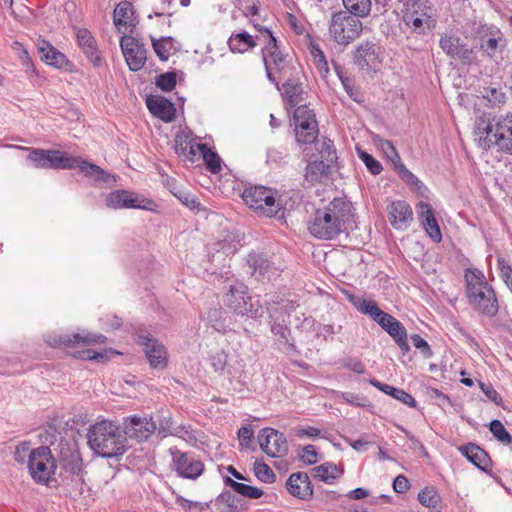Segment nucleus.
I'll use <instances>...</instances> for the list:
<instances>
[{
    "label": "nucleus",
    "mask_w": 512,
    "mask_h": 512,
    "mask_svg": "<svg viewBox=\"0 0 512 512\" xmlns=\"http://www.w3.org/2000/svg\"><path fill=\"white\" fill-rule=\"evenodd\" d=\"M87 437L90 448L103 458L118 457L127 450V438L110 421H101L91 426Z\"/></svg>",
    "instance_id": "f257e3e1"
},
{
    "label": "nucleus",
    "mask_w": 512,
    "mask_h": 512,
    "mask_svg": "<svg viewBox=\"0 0 512 512\" xmlns=\"http://www.w3.org/2000/svg\"><path fill=\"white\" fill-rule=\"evenodd\" d=\"M274 194L273 190L265 186H251L245 188L242 198L259 215L271 218L276 217L283 209L281 201Z\"/></svg>",
    "instance_id": "f03ea898"
},
{
    "label": "nucleus",
    "mask_w": 512,
    "mask_h": 512,
    "mask_svg": "<svg viewBox=\"0 0 512 512\" xmlns=\"http://www.w3.org/2000/svg\"><path fill=\"white\" fill-rule=\"evenodd\" d=\"M362 30V22L346 11L336 12L331 17L329 34L339 45L347 46L359 37Z\"/></svg>",
    "instance_id": "7ed1b4c3"
},
{
    "label": "nucleus",
    "mask_w": 512,
    "mask_h": 512,
    "mask_svg": "<svg viewBox=\"0 0 512 512\" xmlns=\"http://www.w3.org/2000/svg\"><path fill=\"white\" fill-rule=\"evenodd\" d=\"M224 305L233 313L251 318L263 315V309L257 303L252 302L248 294V288L242 283L231 285L229 291L223 296Z\"/></svg>",
    "instance_id": "20e7f679"
},
{
    "label": "nucleus",
    "mask_w": 512,
    "mask_h": 512,
    "mask_svg": "<svg viewBox=\"0 0 512 512\" xmlns=\"http://www.w3.org/2000/svg\"><path fill=\"white\" fill-rule=\"evenodd\" d=\"M485 146L495 145L500 150L512 154V113L505 117L493 118L485 127Z\"/></svg>",
    "instance_id": "39448f33"
},
{
    "label": "nucleus",
    "mask_w": 512,
    "mask_h": 512,
    "mask_svg": "<svg viewBox=\"0 0 512 512\" xmlns=\"http://www.w3.org/2000/svg\"><path fill=\"white\" fill-rule=\"evenodd\" d=\"M401 9L404 24L414 33L422 34L430 28V9L426 0H402Z\"/></svg>",
    "instance_id": "423d86ee"
},
{
    "label": "nucleus",
    "mask_w": 512,
    "mask_h": 512,
    "mask_svg": "<svg viewBox=\"0 0 512 512\" xmlns=\"http://www.w3.org/2000/svg\"><path fill=\"white\" fill-rule=\"evenodd\" d=\"M28 468L31 477L41 484H46L56 469L55 459L47 446H40L30 452Z\"/></svg>",
    "instance_id": "0eeeda50"
},
{
    "label": "nucleus",
    "mask_w": 512,
    "mask_h": 512,
    "mask_svg": "<svg viewBox=\"0 0 512 512\" xmlns=\"http://www.w3.org/2000/svg\"><path fill=\"white\" fill-rule=\"evenodd\" d=\"M293 120L296 141L302 145L313 143L319 132L314 111L307 105H299L294 111Z\"/></svg>",
    "instance_id": "6e6552de"
},
{
    "label": "nucleus",
    "mask_w": 512,
    "mask_h": 512,
    "mask_svg": "<svg viewBox=\"0 0 512 512\" xmlns=\"http://www.w3.org/2000/svg\"><path fill=\"white\" fill-rule=\"evenodd\" d=\"M308 229L314 237L324 240L334 239L345 230L340 221L331 218V214L324 212L322 209L315 211Z\"/></svg>",
    "instance_id": "1a4fd4ad"
},
{
    "label": "nucleus",
    "mask_w": 512,
    "mask_h": 512,
    "mask_svg": "<svg viewBox=\"0 0 512 512\" xmlns=\"http://www.w3.org/2000/svg\"><path fill=\"white\" fill-rule=\"evenodd\" d=\"M137 342L143 346L148 362L153 369L164 370L167 367V350L159 340L150 333H138Z\"/></svg>",
    "instance_id": "9d476101"
},
{
    "label": "nucleus",
    "mask_w": 512,
    "mask_h": 512,
    "mask_svg": "<svg viewBox=\"0 0 512 512\" xmlns=\"http://www.w3.org/2000/svg\"><path fill=\"white\" fill-rule=\"evenodd\" d=\"M261 450L269 457H284L288 453V442L286 436L276 429L263 428L258 435Z\"/></svg>",
    "instance_id": "9b49d317"
},
{
    "label": "nucleus",
    "mask_w": 512,
    "mask_h": 512,
    "mask_svg": "<svg viewBox=\"0 0 512 512\" xmlns=\"http://www.w3.org/2000/svg\"><path fill=\"white\" fill-rule=\"evenodd\" d=\"M157 429L152 417L129 416L123 420L124 436L138 442L146 441Z\"/></svg>",
    "instance_id": "f8f14e48"
},
{
    "label": "nucleus",
    "mask_w": 512,
    "mask_h": 512,
    "mask_svg": "<svg viewBox=\"0 0 512 512\" xmlns=\"http://www.w3.org/2000/svg\"><path fill=\"white\" fill-rule=\"evenodd\" d=\"M238 250V242L233 235H227L224 239L218 240L208 246V262L217 268L227 265L228 260Z\"/></svg>",
    "instance_id": "ddd939ff"
},
{
    "label": "nucleus",
    "mask_w": 512,
    "mask_h": 512,
    "mask_svg": "<svg viewBox=\"0 0 512 512\" xmlns=\"http://www.w3.org/2000/svg\"><path fill=\"white\" fill-rule=\"evenodd\" d=\"M170 454L175 470L180 477L194 480L203 473L204 464L188 453H183L176 447H173L170 448Z\"/></svg>",
    "instance_id": "4468645a"
},
{
    "label": "nucleus",
    "mask_w": 512,
    "mask_h": 512,
    "mask_svg": "<svg viewBox=\"0 0 512 512\" xmlns=\"http://www.w3.org/2000/svg\"><path fill=\"white\" fill-rule=\"evenodd\" d=\"M120 46L131 71H139L146 62V48L134 37L124 35Z\"/></svg>",
    "instance_id": "2eb2a0df"
},
{
    "label": "nucleus",
    "mask_w": 512,
    "mask_h": 512,
    "mask_svg": "<svg viewBox=\"0 0 512 512\" xmlns=\"http://www.w3.org/2000/svg\"><path fill=\"white\" fill-rule=\"evenodd\" d=\"M248 267L251 275L255 276L259 281H271L280 276V269L262 253H250L247 258Z\"/></svg>",
    "instance_id": "dca6fc26"
},
{
    "label": "nucleus",
    "mask_w": 512,
    "mask_h": 512,
    "mask_svg": "<svg viewBox=\"0 0 512 512\" xmlns=\"http://www.w3.org/2000/svg\"><path fill=\"white\" fill-rule=\"evenodd\" d=\"M107 340L103 334L83 332L74 333L72 335L63 334L53 337L49 344L54 347H76V346H89L94 344H102Z\"/></svg>",
    "instance_id": "f3484780"
},
{
    "label": "nucleus",
    "mask_w": 512,
    "mask_h": 512,
    "mask_svg": "<svg viewBox=\"0 0 512 512\" xmlns=\"http://www.w3.org/2000/svg\"><path fill=\"white\" fill-rule=\"evenodd\" d=\"M106 205L110 208L121 209V208H138V209H149V205L152 204L151 200L139 199L136 193L117 190L111 192L106 197Z\"/></svg>",
    "instance_id": "a211bd4d"
},
{
    "label": "nucleus",
    "mask_w": 512,
    "mask_h": 512,
    "mask_svg": "<svg viewBox=\"0 0 512 512\" xmlns=\"http://www.w3.org/2000/svg\"><path fill=\"white\" fill-rule=\"evenodd\" d=\"M507 46V39L497 27L482 29V50L491 58L501 55ZM502 59V56H500Z\"/></svg>",
    "instance_id": "6ab92c4d"
},
{
    "label": "nucleus",
    "mask_w": 512,
    "mask_h": 512,
    "mask_svg": "<svg viewBox=\"0 0 512 512\" xmlns=\"http://www.w3.org/2000/svg\"><path fill=\"white\" fill-rule=\"evenodd\" d=\"M149 111L162 121L169 123L175 119L176 108L174 104L161 95H149L146 98Z\"/></svg>",
    "instance_id": "aec40b11"
},
{
    "label": "nucleus",
    "mask_w": 512,
    "mask_h": 512,
    "mask_svg": "<svg viewBox=\"0 0 512 512\" xmlns=\"http://www.w3.org/2000/svg\"><path fill=\"white\" fill-rule=\"evenodd\" d=\"M380 47L373 42L361 44L355 51V63L360 68L376 69L380 64Z\"/></svg>",
    "instance_id": "412c9836"
},
{
    "label": "nucleus",
    "mask_w": 512,
    "mask_h": 512,
    "mask_svg": "<svg viewBox=\"0 0 512 512\" xmlns=\"http://www.w3.org/2000/svg\"><path fill=\"white\" fill-rule=\"evenodd\" d=\"M286 485L288 491L299 499L307 500L313 495V486L308 474L305 472L291 474Z\"/></svg>",
    "instance_id": "4be33fe9"
},
{
    "label": "nucleus",
    "mask_w": 512,
    "mask_h": 512,
    "mask_svg": "<svg viewBox=\"0 0 512 512\" xmlns=\"http://www.w3.org/2000/svg\"><path fill=\"white\" fill-rule=\"evenodd\" d=\"M113 21L119 32L125 33L121 30V27L130 28L129 32H132L137 25L132 3L129 1L118 3L114 9Z\"/></svg>",
    "instance_id": "5701e85b"
},
{
    "label": "nucleus",
    "mask_w": 512,
    "mask_h": 512,
    "mask_svg": "<svg viewBox=\"0 0 512 512\" xmlns=\"http://www.w3.org/2000/svg\"><path fill=\"white\" fill-rule=\"evenodd\" d=\"M387 209L390 224L395 229H403L412 220V209L405 201H394Z\"/></svg>",
    "instance_id": "b1692460"
},
{
    "label": "nucleus",
    "mask_w": 512,
    "mask_h": 512,
    "mask_svg": "<svg viewBox=\"0 0 512 512\" xmlns=\"http://www.w3.org/2000/svg\"><path fill=\"white\" fill-rule=\"evenodd\" d=\"M322 210L330 213L331 218L336 219V221H340L343 228H345V222L353 216V205L346 197L334 198Z\"/></svg>",
    "instance_id": "393cba45"
},
{
    "label": "nucleus",
    "mask_w": 512,
    "mask_h": 512,
    "mask_svg": "<svg viewBox=\"0 0 512 512\" xmlns=\"http://www.w3.org/2000/svg\"><path fill=\"white\" fill-rule=\"evenodd\" d=\"M59 462L62 469L72 475H79L82 471L83 460L80 453L71 449L68 444H61Z\"/></svg>",
    "instance_id": "a878e982"
},
{
    "label": "nucleus",
    "mask_w": 512,
    "mask_h": 512,
    "mask_svg": "<svg viewBox=\"0 0 512 512\" xmlns=\"http://www.w3.org/2000/svg\"><path fill=\"white\" fill-rule=\"evenodd\" d=\"M175 143V151L178 156L184 157L185 160L190 162H194L198 156H201L203 149H198L197 146L205 145L204 143H197L186 134H178Z\"/></svg>",
    "instance_id": "bb28decb"
},
{
    "label": "nucleus",
    "mask_w": 512,
    "mask_h": 512,
    "mask_svg": "<svg viewBox=\"0 0 512 512\" xmlns=\"http://www.w3.org/2000/svg\"><path fill=\"white\" fill-rule=\"evenodd\" d=\"M37 48L41 54V59L51 66L56 68H63L69 64L67 57L53 47L48 41L44 39H38Z\"/></svg>",
    "instance_id": "cd10ccee"
},
{
    "label": "nucleus",
    "mask_w": 512,
    "mask_h": 512,
    "mask_svg": "<svg viewBox=\"0 0 512 512\" xmlns=\"http://www.w3.org/2000/svg\"><path fill=\"white\" fill-rule=\"evenodd\" d=\"M418 208H419V217H420L421 223L423 224L426 232L429 234V236L433 240L440 241L442 238L441 231H440L439 225L437 223V220L435 218V215H434L431 205L426 202L421 201L418 204Z\"/></svg>",
    "instance_id": "c85d7f7f"
},
{
    "label": "nucleus",
    "mask_w": 512,
    "mask_h": 512,
    "mask_svg": "<svg viewBox=\"0 0 512 512\" xmlns=\"http://www.w3.org/2000/svg\"><path fill=\"white\" fill-rule=\"evenodd\" d=\"M466 292L469 302L480 308V271L478 269H467L465 273Z\"/></svg>",
    "instance_id": "c756f323"
},
{
    "label": "nucleus",
    "mask_w": 512,
    "mask_h": 512,
    "mask_svg": "<svg viewBox=\"0 0 512 512\" xmlns=\"http://www.w3.org/2000/svg\"><path fill=\"white\" fill-rule=\"evenodd\" d=\"M78 164V158L67 156L59 150H47L46 169H73Z\"/></svg>",
    "instance_id": "7c9ffc66"
},
{
    "label": "nucleus",
    "mask_w": 512,
    "mask_h": 512,
    "mask_svg": "<svg viewBox=\"0 0 512 512\" xmlns=\"http://www.w3.org/2000/svg\"><path fill=\"white\" fill-rule=\"evenodd\" d=\"M265 34L268 37V42L262 53H265L266 57H270L271 61L269 62L273 64V69L281 72L284 69L285 56L280 51L277 39L273 36L272 32L269 29H265Z\"/></svg>",
    "instance_id": "2f4dec72"
},
{
    "label": "nucleus",
    "mask_w": 512,
    "mask_h": 512,
    "mask_svg": "<svg viewBox=\"0 0 512 512\" xmlns=\"http://www.w3.org/2000/svg\"><path fill=\"white\" fill-rule=\"evenodd\" d=\"M369 382L372 386L376 387L377 389L384 392L385 394L390 395L391 397L399 400L400 402L408 405L409 407H412V408L416 407V404H417L416 400L414 399V397L411 394L407 393L406 391L399 389V388H395L388 384L382 383L376 379H371Z\"/></svg>",
    "instance_id": "473e14b6"
},
{
    "label": "nucleus",
    "mask_w": 512,
    "mask_h": 512,
    "mask_svg": "<svg viewBox=\"0 0 512 512\" xmlns=\"http://www.w3.org/2000/svg\"><path fill=\"white\" fill-rule=\"evenodd\" d=\"M210 362L215 372L221 373L227 370V373L232 377H235L238 373H240L243 368V366L238 361V367L230 364L228 362L227 354L222 350H218L211 354Z\"/></svg>",
    "instance_id": "72a5a7b5"
},
{
    "label": "nucleus",
    "mask_w": 512,
    "mask_h": 512,
    "mask_svg": "<svg viewBox=\"0 0 512 512\" xmlns=\"http://www.w3.org/2000/svg\"><path fill=\"white\" fill-rule=\"evenodd\" d=\"M330 173V164H326L323 160L320 161H311L307 164L305 168L304 178L305 181L310 185H314L317 182H320L323 176H326Z\"/></svg>",
    "instance_id": "f704fd0d"
},
{
    "label": "nucleus",
    "mask_w": 512,
    "mask_h": 512,
    "mask_svg": "<svg viewBox=\"0 0 512 512\" xmlns=\"http://www.w3.org/2000/svg\"><path fill=\"white\" fill-rule=\"evenodd\" d=\"M76 167H79L81 172L95 181L108 183L110 180H115L114 176L104 171L100 166L89 163L85 160H80L78 158V164Z\"/></svg>",
    "instance_id": "c9c22d12"
},
{
    "label": "nucleus",
    "mask_w": 512,
    "mask_h": 512,
    "mask_svg": "<svg viewBox=\"0 0 512 512\" xmlns=\"http://www.w3.org/2000/svg\"><path fill=\"white\" fill-rule=\"evenodd\" d=\"M482 275V313L494 316L498 312V301L491 286L483 280Z\"/></svg>",
    "instance_id": "e433bc0d"
},
{
    "label": "nucleus",
    "mask_w": 512,
    "mask_h": 512,
    "mask_svg": "<svg viewBox=\"0 0 512 512\" xmlns=\"http://www.w3.org/2000/svg\"><path fill=\"white\" fill-rule=\"evenodd\" d=\"M385 145L388 146V148L395 154L397 158V173L399 177L405 181L408 185L413 186L417 189H420L422 186V182L412 173L410 172L405 165L402 163L401 158L396 150V148L393 146L391 141L385 140Z\"/></svg>",
    "instance_id": "4c0bfd02"
},
{
    "label": "nucleus",
    "mask_w": 512,
    "mask_h": 512,
    "mask_svg": "<svg viewBox=\"0 0 512 512\" xmlns=\"http://www.w3.org/2000/svg\"><path fill=\"white\" fill-rule=\"evenodd\" d=\"M228 45L232 52L244 53L255 47L256 42L250 34L243 31L238 34H233L228 40Z\"/></svg>",
    "instance_id": "58836bf2"
},
{
    "label": "nucleus",
    "mask_w": 512,
    "mask_h": 512,
    "mask_svg": "<svg viewBox=\"0 0 512 512\" xmlns=\"http://www.w3.org/2000/svg\"><path fill=\"white\" fill-rule=\"evenodd\" d=\"M224 483L226 486L230 487L234 492L240 494L241 496L251 498V499H258L263 495V490L250 486L244 483L237 482L230 477H226L224 479Z\"/></svg>",
    "instance_id": "ea45409f"
},
{
    "label": "nucleus",
    "mask_w": 512,
    "mask_h": 512,
    "mask_svg": "<svg viewBox=\"0 0 512 512\" xmlns=\"http://www.w3.org/2000/svg\"><path fill=\"white\" fill-rule=\"evenodd\" d=\"M341 474L342 471L330 462H326L312 469L313 477L326 483H331L332 480L340 477Z\"/></svg>",
    "instance_id": "a19ab883"
},
{
    "label": "nucleus",
    "mask_w": 512,
    "mask_h": 512,
    "mask_svg": "<svg viewBox=\"0 0 512 512\" xmlns=\"http://www.w3.org/2000/svg\"><path fill=\"white\" fill-rule=\"evenodd\" d=\"M284 96L291 107H296L303 101V88L300 83L288 79L283 84Z\"/></svg>",
    "instance_id": "79ce46f5"
},
{
    "label": "nucleus",
    "mask_w": 512,
    "mask_h": 512,
    "mask_svg": "<svg viewBox=\"0 0 512 512\" xmlns=\"http://www.w3.org/2000/svg\"><path fill=\"white\" fill-rule=\"evenodd\" d=\"M346 12L354 17H364L370 13V0H342Z\"/></svg>",
    "instance_id": "37998d69"
},
{
    "label": "nucleus",
    "mask_w": 512,
    "mask_h": 512,
    "mask_svg": "<svg viewBox=\"0 0 512 512\" xmlns=\"http://www.w3.org/2000/svg\"><path fill=\"white\" fill-rule=\"evenodd\" d=\"M198 149H203L201 157L203 158L206 168L213 174L221 171V159L219 155L212 151L207 145L197 146Z\"/></svg>",
    "instance_id": "c03bdc74"
},
{
    "label": "nucleus",
    "mask_w": 512,
    "mask_h": 512,
    "mask_svg": "<svg viewBox=\"0 0 512 512\" xmlns=\"http://www.w3.org/2000/svg\"><path fill=\"white\" fill-rule=\"evenodd\" d=\"M153 49L161 61H167L169 51L173 48L174 39L170 36L161 37L160 39L151 38Z\"/></svg>",
    "instance_id": "a18cd8bd"
},
{
    "label": "nucleus",
    "mask_w": 512,
    "mask_h": 512,
    "mask_svg": "<svg viewBox=\"0 0 512 512\" xmlns=\"http://www.w3.org/2000/svg\"><path fill=\"white\" fill-rule=\"evenodd\" d=\"M351 301L353 305L363 314L369 315L373 320L374 317H377L381 314L383 310H381L377 303L373 300L359 299L354 296H351Z\"/></svg>",
    "instance_id": "49530a36"
},
{
    "label": "nucleus",
    "mask_w": 512,
    "mask_h": 512,
    "mask_svg": "<svg viewBox=\"0 0 512 512\" xmlns=\"http://www.w3.org/2000/svg\"><path fill=\"white\" fill-rule=\"evenodd\" d=\"M418 500L423 506L439 512L440 496L434 488H424L418 494Z\"/></svg>",
    "instance_id": "de8ad7c7"
},
{
    "label": "nucleus",
    "mask_w": 512,
    "mask_h": 512,
    "mask_svg": "<svg viewBox=\"0 0 512 512\" xmlns=\"http://www.w3.org/2000/svg\"><path fill=\"white\" fill-rule=\"evenodd\" d=\"M489 429L493 436L503 445L509 446L512 444V436L501 421L492 420L489 424Z\"/></svg>",
    "instance_id": "09e8293b"
},
{
    "label": "nucleus",
    "mask_w": 512,
    "mask_h": 512,
    "mask_svg": "<svg viewBox=\"0 0 512 512\" xmlns=\"http://www.w3.org/2000/svg\"><path fill=\"white\" fill-rule=\"evenodd\" d=\"M254 474L262 482L273 483L276 475L273 470L262 460H256L254 463Z\"/></svg>",
    "instance_id": "8fccbe9b"
},
{
    "label": "nucleus",
    "mask_w": 512,
    "mask_h": 512,
    "mask_svg": "<svg viewBox=\"0 0 512 512\" xmlns=\"http://www.w3.org/2000/svg\"><path fill=\"white\" fill-rule=\"evenodd\" d=\"M217 501L224 503L228 507V512H242L243 504L241 499L231 491H223L217 498Z\"/></svg>",
    "instance_id": "3c124183"
},
{
    "label": "nucleus",
    "mask_w": 512,
    "mask_h": 512,
    "mask_svg": "<svg viewBox=\"0 0 512 512\" xmlns=\"http://www.w3.org/2000/svg\"><path fill=\"white\" fill-rule=\"evenodd\" d=\"M321 158L326 164H333L337 160L336 150L334 144L330 139L324 138L317 148Z\"/></svg>",
    "instance_id": "603ef678"
},
{
    "label": "nucleus",
    "mask_w": 512,
    "mask_h": 512,
    "mask_svg": "<svg viewBox=\"0 0 512 512\" xmlns=\"http://www.w3.org/2000/svg\"><path fill=\"white\" fill-rule=\"evenodd\" d=\"M482 98L487 100L491 106L504 104L506 101L505 93L500 88L496 87L484 88V92H482Z\"/></svg>",
    "instance_id": "864d4df0"
},
{
    "label": "nucleus",
    "mask_w": 512,
    "mask_h": 512,
    "mask_svg": "<svg viewBox=\"0 0 512 512\" xmlns=\"http://www.w3.org/2000/svg\"><path fill=\"white\" fill-rule=\"evenodd\" d=\"M177 74L175 71L162 73L156 77V85L162 91H172L176 86Z\"/></svg>",
    "instance_id": "5fc2aeb1"
},
{
    "label": "nucleus",
    "mask_w": 512,
    "mask_h": 512,
    "mask_svg": "<svg viewBox=\"0 0 512 512\" xmlns=\"http://www.w3.org/2000/svg\"><path fill=\"white\" fill-rule=\"evenodd\" d=\"M458 450L461 454L467 458L475 467L480 469V458L478 453L480 451V446L474 443H468L458 447Z\"/></svg>",
    "instance_id": "6e6d98bb"
},
{
    "label": "nucleus",
    "mask_w": 512,
    "mask_h": 512,
    "mask_svg": "<svg viewBox=\"0 0 512 512\" xmlns=\"http://www.w3.org/2000/svg\"><path fill=\"white\" fill-rule=\"evenodd\" d=\"M460 39L453 36H444L440 40V46L443 49V51L451 56L452 58H455V55L459 54L460 49Z\"/></svg>",
    "instance_id": "4d7b16f0"
},
{
    "label": "nucleus",
    "mask_w": 512,
    "mask_h": 512,
    "mask_svg": "<svg viewBox=\"0 0 512 512\" xmlns=\"http://www.w3.org/2000/svg\"><path fill=\"white\" fill-rule=\"evenodd\" d=\"M29 151L27 159L32 162L35 168L46 169L47 150L40 148H24Z\"/></svg>",
    "instance_id": "13d9d810"
},
{
    "label": "nucleus",
    "mask_w": 512,
    "mask_h": 512,
    "mask_svg": "<svg viewBox=\"0 0 512 512\" xmlns=\"http://www.w3.org/2000/svg\"><path fill=\"white\" fill-rule=\"evenodd\" d=\"M359 158L363 161V163L366 165L367 169L373 174L378 175L382 171V165L381 163L376 160L372 155H370L368 152L357 149Z\"/></svg>",
    "instance_id": "bf43d9fd"
},
{
    "label": "nucleus",
    "mask_w": 512,
    "mask_h": 512,
    "mask_svg": "<svg viewBox=\"0 0 512 512\" xmlns=\"http://www.w3.org/2000/svg\"><path fill=\"white\" fill-rule=\"evenodd\" d=\"M309 50L319 70L328 71V64L323 51L317 43L311 42Z\"/></svg>",
    "instance_id": "052dcab7"
},
{
    "label": "nucleus",
    "mask_w": 512,
    "mask_h": 512,
    "mask_svg": "<svg viewBox=\"0 0 512 512\" xmlns=\"http://www.w3.org/2000/svg\"><path fill=\"white\" fill-rule=\"evenodd\" d=\"M174 195L182 204L191 210L198 209L200 206L198 198L188 192L178 190L177 192H174Z\"/></svg>",
    "instance_id": "680f3d73"
},
{
    "label": "nucleus",
    "mask_w": 512,
    "mask_h": 512,
    "mask_svg": "<svg viewBox=\"0 0 512 512\" xmlns=\"http://www.w3.org/2000/svg\"><path fill=\"white\" fill-rule=\"evenodd\" d=\"M271 332L276 337H278L281 342H284V343L289 342L291 330L287 325L274 321L271 324Z\"/></svg>",
    "instance_id": "e2e57ef3"
},
{
    "label": "nucleus",
    "mask_w": 512,
    "mask_h": 512,
    "mask_svg": "<svg viewBox=\"0 0 512 512\" xmlns=\"http://www.w3.org/2000/svg\"><path fill=\"white\" fill-rule=\"evenodd\" d=\"M108 353H111V354H118V352L110 349V350H105L104 352H95L93 350H84L80 353V356L83 358V359H88V360H95L97 362H103L105 361L106 359H108Z\"/></svg>",
    "instance_id": "0e129e2a"
},
{
    "label": "nucleus",
    "mask_w": 512,
    "mask_h": 512,
    "mask_svg": "<svg viewBox=\"0 0 512 512\" xmlns=\"http://www.w3.org/2000/svg\"><path fill=\"white\" fill-rule=\"evenodd\" d=\"M411 341L413 343V345L417 348V349H420L422 354L424 355L425 358H430L432 357L433 355V352L430 348V345L427 343V341L422 338L419 334H413L411 335Z\"/></svg>",
    "instance_id": "69168bd1"
},
{
    "label": "nucleus",
    "mask_w": 512,
    "mask_h": 512,
    "mask_svg": "<svg viewBox=\"0 0 512 512\" xmlns=\"http://www.w3.org/2000/svg\"><path fill=\"white\" fill-rule=\"evenodd\" d=\"M82 49H83L84 53L86 54V56L88 57V59L90 60V62L94 66L101 65L102 57L99 54L96 41L93 44L88 45Z\"/></svg>",
    "instance_id": "338daca9"
},
{
    "label": "nucleus",
    "mask_w": 512,
    "mask_h": 512,
    "mask_svg": "<svg viewBox=\"0 0 512 512\" xmlns=\"http://www.w3.org/2000/svg\"><path fill=\"white\" fill-rule=\"evenodd\" d=\"M176 503L188 512H202L204 509L202 503L188 500L182 496L177 497Z\"/></svg>",
    "instance_id": "774afa93"
}]
</instances>
